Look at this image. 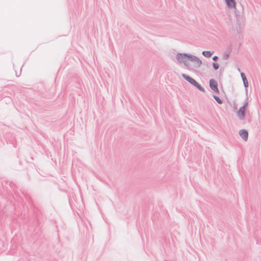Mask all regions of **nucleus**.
I'll return each instance as SVG.
<instances>
[{"label": "nucleus", "mask_w": 261, "mask_h": 261, "mask_svg": "<svg viewBox=\"0 0 261 261\" xmlns=\"http://www.w3.org/2000/svg\"><path fill=\"white\" fill-rule=\"evenodd\" d=\"M182 76L188 82H189L190 84L197 88L199 90L204 91V89L200 86L198 83L196 82V81L193 79V78L191 77L190 76L187 75L186 74H182Z\"/></svg>", "instance_id": "obj_2"}, {"label": "nucleus", "mask_w": 261, "mask_h": 261, "mask_svg": "<svg viewBox=\"0 0 261 261\" xmlns=\"http://www.w3.org/2000/svg\"><path fill=\"white\" fill-rule=\"evenodd\" d=\"M210 86L214 92H216L217 93L219 92L218 88L217 87V83L215 80L212 79L210 81Z\"/></svg>", "instance_id": "obj_4"}, {"label": "nucleus", "mask_w": 261, "mask_h": 261, "mask_svg": "<svg viewBox=\"0 0 261 261\" xmlns=\"http://www.w3.org/2000/svg\"><path fill=\"white\" fill-rule=\"evenodd\" d=\"M177 59L179 62H182L187 66L189 64V62H196L197 63L198 66H200L201 64V61L196 57L187 56L186 54H178L177 55Z\"/></svg>", "instance_id": "obj_1"}, {"label": "nucleus", "mask_w": 261, "mask_h": 261, "mask_svg": "<svg viewBox=\"0 0 261 261\" xmlns=\"http://www.w3.org/2000/svg\"><path fill=\"white\" fill-rule=\"evenodd\" d=\"M214 97L218 103H219V104L222 103V101L219 97H218V96H214Z\"/></svg>", "instance_id": "obj_9"}, {"label": "nucleus", "mask_w": 261, "mask_h": 261, "mask_svg": "<svg viewBox=\"0 0 261 261\" xmlns=\"http://www.w3.org/2000/svg\"><path fill=\"white\" fill-rule=\"evenodd\" d=\"M228 7L236 8V3L234 0H225Z\"/></svg>", "instance_id": "obj_6"}, {"label": "nucleus", "mask_w": 261, "mask_h": 261, "mask_svg": "<svg viewBox=\"0 0 261 261\" xmlns=\"http://www.w3.org/2000/svg\"><path fill=\"white\" fill-rule=\"evenodd\" d=\"M241 77L243 81L245 87H247L248 85V81H247V78H246L245 74L244 73H241Z\"/></svg>", "instance_id": "obj_7"}, {"label": "nucleus", "mask_w": 261, "mask_h": 261, "mask_svg": "<svg viewBox=\"0 0 261 261\" xmlns=\"http://www.w3.org/2000/svg\"><path fill=\"white\" fill-rule=\"evenodd\" d=\"M217 58H217V56H214V57L213 58V59L214 60H217Z\"/></svg>", "instance_id": "obj_11"}, {"label": "nucleus", "mask_w": 261, "mask_h": 261, "mask_svg": "<svg viewBox=\"0 0 261 261\" xmlns=\"http://www.w3.org/2000/svg\"><path fill=\"white\" fill-rule=\"evenodd\" d=\"M213 53L209 51H203L202 55L206 57H210L212 55Z\"/></svg>", "instance_id": "obj_8"}, {"label": "nucleus", "mask_w": 261, "mask_h": 261, "mask_svg": "<svg viewBox=\"0 0 261 261\" xmlns=\"http://www.w3.org/2000/svg\"><path fill=\"white\" fill-rule=\"evenodd\" d=\"M213 66L215 70L218 69V68H219V64L218 63H213Z\"/></svg>", "instance_id": "obj_10"}, {"label": "nucleus", "mask_w": 261, "mask_h": 261, "mask_svg": "<svg viewBox=\"0 0 261 261\" xmlns=\"http://www.w3.org/2000/svg\"><path fill=\"white\" fill-rule=\"evenodd\" d=\"M239 135L245 141H246L248 139V134L247 130L245 129H242L239 132Z\"/></svg>", "instance_id": "obj_5"}, {"label": "nucleus", "mask_w": 261, "mask_h": 261, "mask_svg": "<svg viewBox=\"0 0 261 261\" xmlns=\"http://www.w3.org/2000/svg\"><path fill=\"white\" fill-rule=\"evenodd\" d=\"M248 106V103H246L244 106L241 107L239 110H238V112H237V115H238V116L239 117V118L241 119V120H243L244 119V117H245V111H246V108Z\"/></svg>", "instance_id": "obj_3"}]
</instances>
